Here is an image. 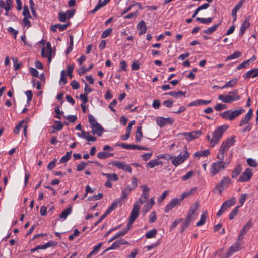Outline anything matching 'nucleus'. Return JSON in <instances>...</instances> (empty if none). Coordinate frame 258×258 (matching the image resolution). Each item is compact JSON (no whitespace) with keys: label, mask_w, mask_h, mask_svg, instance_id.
I'll return each instance as SVG.
<instances>
[{"label":"nucleus","mask_w":258,"mask_h":258,"mask_svg":"<svg viewBox=\"0 0 258 258\" xmlns=\"http://www.w3.org/2000/svg\"><path fill=\"white\" fill-rule=\"evenodd\" d=\"M235 142V137H230L223 141L218 149L216 158L218 160L224 161L225 157L227 155L229 148L233 146Z\"/></svg>","instance_id":"nucleus-1"},{"label":"nucleus","mask_w":258,"mask_h":258,"mask_svg":"<svg viewBox=\"0 0 258 258\" xmlns=\"http://www.w3.org/2000/svg\"><path fill=\"white\" fill-rule=\"evenodd\" d=\"M228 128L227 125H221L218 127L212 133V137L209 135H207V138L209 141L212 147L217 144L221 139L223 133Z\"/></svg>","instance_id":"nucleus-2"},{"label":"nucleus","mask_w":258,"mask_h":258,"mask_svg":"<svg viewBox=\"0 0 258 258\" xmlns=\"http://www.w3.org/2000/svg\"><path fill=\"white\" fill-rule=\"evenodd\" d=\"M230 162V160H226L225 161H222L218 160L213 163L210 169V174L211 176L213 177L221 171L225 170L228 167Z\"/></svg>","instance_id":"nucleus-3"},{"label":"nucleus","mask_w":258,"mask_h":258,"mask_svg":"<svg viewBox=\"0 0 258 258\" xmlns=\"http://www.w3.org/2000/svg\"><path fill=\"white\" fill-rule=\"evenodd\" d=\"M219 100L225 103H232L240 99L241 97L238 95V90L230 91L227 94H221L218 97Z\"/></svg>","instance_id":"nucleus-4"},{"label":"nucleus","mask_w":258,"mask_h":258,"mask_svg":"<svg viewBox=\"0 0 258 258\" xmlns=\"http://www.w3.org/2000/svg\"><path fill=\"white\" fill-rule=\"evenodd\" d=\"M232 183L231 179L228 176L224 177L213 189V192L221 195L222 191L227 189L229 185Z\"/></svg>","instance_id":"nucleus-5"},{"label":"nucleus","mask_w":258,"mask_h":258,"mask_svg":"<svg viewBox=\"0 0 258 258\" xmlns=\"http://www.w3.org/2000/svg\"><path fill=\"white\" fill-rule=\"evenodd\" d=\"M199 207V203L198 202H196L192 206H191L189 212L187 217L185 219L186 220V225L190 224V222L194 220L197 215L196 211Z\"/></svg>","instance_id":"nucleus-6"},{"label":"nucleus","mask_w":258,"mask_h":258,"mask_svg":"<svg viewBox=\"0 0 258 258\" xmlns=\"http://www.w3.org/2000/svg\"><path fill=\"white\" fill-rule=\"evenodd\" d=\"M184 149H185L186 150L183 153H181L176 157H172L173 160L172 163L175 166H177L182 163L189 157V154L187 151L186 146L184 147Z\"/></svg>","instance_id":"nucleus-7"},{"label":"nucleus","mask_w":258,"mask_h":258,"mask_svg":"<svg viewBox=\"0 0 258 258\" xmlns=\"http://www.w3.org/2000/svg\"><path fill=\"white\" fill-rule=\"evenodd\" d=\"M55 53L53 52L51 44L47 42L46 47L42 48L41 51V55L43 57L48 58V62L50 63L52 59V57L54 55Z\"/></svg>","instance_id":"nucleus-8"},{"label":"nucleus","mask_w":258,"mask_h":258,"mask_svg":"<svg viewBox=\"0 0 258 258\" xmlns=\"http://www.w3.org/2000/svg\"><path fill=\"white\" fill-rule=\"evenodd\" d=\"M242 241V240H239L238 237L237 242L229 247L225 258H228L231 256L233 253L239 251L241 248Z\"/></svg>","instance_id":"nucleus-9"},{"label":"nucleus","mask_w":258,"mask_h":258,"mask_svg":"<svg viewBox=\"0 0 258 258\" xmlns=\"http://www.w3.org/2000/svg\"><path fill=\"white\" fill-rule=\"evenodd\" d=\"M174 121V120L172 118H164L162 117H158L156 120L157 124L161 127H164L167 124H172Z\"/></svg>","instance_id":"nucleus-10"},{"label":"nucleus","mask_w":258,"mask_h":258,"mask_svg":"<svg viewBox=\"0 0 258 258\" xmlns=\"http://www.w3.org/2000/svg\"><path fill=\"white\" fill-rule=\"evenodd\" d=\"M111 165L125 171H127L130 173H132V168L128 164H127L124 162L114 161L111 163Z\"/></svg>","instance_id":"nucleus-11"},{"label":"nucleus","mask_w":258,"mask_h":258,"mask_svg":"<svg viewBox=\"0 0 258 258\" xmlns=\"http://www.w3.org/2000/svg\"><path fill=\"white\" fill-rule=\"evenodd\" d=\"M252 173L250 169H246L240 176L238 181L243 182L249 181L252 177Z\"/></svg>","instance_id":"nucleus-12"},{"label":"nucleus","mask_w":258,"mask_h":258,"mask_svg":"<svg viewBox=\"0 0 258 258\" xmlns=\"http://www.w3.org/2000/svg\"><path fill=\"white\" fill-rule=\"evenodd\" d=\"M182 135L184 136L185 139L188 141H192L201 136V131L198 130L189 133L184 132L182 133Z\"/></svg>","instance_id":"nucleus-13"},{"label":"nucleus","mask_w":258,"mask_h":258,"mask_svg":"<svg viewBox=\"0 0 258 258\" xmlns=\"http://www.w3.org/2000/svg\"><path fill=\"white\" fill-rule=\"evenodd\" d=\"M140 210V206L137 201L133 206V208L132 210L129 219L135 221L137 218L138 217Z\"/></svg>","instance_id":"nucleus-14"},{"label":"nucleus","mask_w":258,"mask_h":258,"mask_svg":"<svg viewBox=\"0 0 258 258\" xmlns=\"http://www.w3.org/2000/svg\"><path fill=\"white\" fill-rule=\"evenodd\" d=\"M253 223L251 222V220L250 219L243 227L241 232L239 235V240H243V236L246 234L247 231L252 227Z\"/></svg>","instance_id":"nucleus-15"},{"label":"nucleus","mask_w":258,"mask_h":258,"mask_svg":"<svg viewBox=\"0 0 258 258\" xmlns=\"http://www.w3.org/2000/svg\"><path fill=\"white\" fill-rule=\"evenodd\" d=\"M141 187L143 188V193L139 198V201L141 204H143L149 198V192L150 189L145 185L141 186Z\"/></svg>","instance_id":"nucleus-16"},{"label":"nucleus","mask_w":258,"mask_h":258,"mask_svg":"<svg viewBox=\"0 0 258 258\" xmlns=\"http://www.w3.org/2000/svg\"><path fill=\"white\" fill-rule=\"evenodd\" d=\"M77 135L81 138H85L88 141L95 142L97 140L95 137L91 136L89 132H85L83 130H82L81 133H77Z\"/></svg>","instance_id":"nucleus-17"},{"label":"nucleus","mask_w":258,"mask_h":258,"mask_svg":"<svg viewBox=\"0 0 258 258\" xmlns=\"http://www.w3.org/2000/svg\"><path fill=\"white\" fill-rule=\"evenodd\" d=\"M180 201L178 198L173 199L170 202L166 205L165 208V212L168 213L170 210L174 208L176 205L180 204Z\"/></svg>","instance_id":"nucleus-18"},{"label":"nucleus","mask_w":258,"mask_h":258,"mask_svg":"<svg viewBox=\"0 0 258 258\" xmlns=\"http://www.w3.org/2000/svg\"><path fill=\"white\" fill-rule=\"evenodd\" d=\"M91 128L92 130V134H96L99 136H101L104 132L103 128L98 123H97L96 125L91 126Z\"/></svg>","instance_id":"nucleus-19"},{"label":"nucleus","mask_w":258,"mask_h":258,"mask_svg":"<svg viewBox=\"0 0 258 258\" xmlns=\"http://www.w3.org/2000/svg\"><path fill=\"white\" fill-rule=\"evenodd\" d=\"M252 116V110L251 109H249L248 112L245 115L244 118L242 119L240 122L239 126H242L244 125L247 124L250 120Z\"/></svg>","instance_id":"nucleus-20"},{"label":"nucleus","mask_w":258,"mask_h":258,"mask_svg":"<svg viewBox=\"0 0 258 258\" xmlns=\"http://www.w3.org/2000/svg\"><path fill=\"white\" fill-rule=\"evenodd\" d=\"M245 0H240L239 3L234 7L232 11V16L233 17V21H235L237 19V12L241 8Z\"/></svg>","instance_id":"nucleus-21"},{"label":"nucleus","mask_w":258,"mask_h":258,"mask_svg":"<svg viewBox=\"0 0 258 258\" xmlns=\"http://www.w3.org/2000/svg\"><path fill=\"white\" fill-rule=\"evenodd\" d=\"M137 28L140 30L139 35L145 34L147 29L146 23L143 20L141 21L137 25Z\"/></svg>","instance_id":"nucleus-22"},{"label":"nucleus","mask_w":258,"mask_h":258,"mask_svg":"<svg viewBox=\"0 0 258 258\" xmlns=\"http://www.w3.org/2000/svg\"><path fill=\"white\" fill-rule=\"evenodd\" d=\"M163 162L162 161L159 160L158 159H153L150 160L149 162L146 164V167L147 168H153L154 167L162 165Z\"/></svg>","instance_id":"nucleus-23"},{"label":"nucleus","mask_w":258,"mask_h":258,"mask_svg":"<svg viewBox=\"0 0 258 258\" xmlns=\"http://www.w3.org/2000/svg\"><path fill=\"white\" fill-rule=\"evenodd\" d=\"M133 190L130 186H127L126 187L122 189L121 191L120 200L126 199L128 197V195L132 192Z\"/></svg>","instance_id":"nucleus-24"},{"label":"nucleus","mask_w":258,"mask_h":258,"mask_svg":"<svg viewBox=\"0 0 258 258\" xmlns=\"http://www.w3.org/2000/svg\"><path fill=\"white\" fill-rule=\"evenodd\" d=\"M258 76V68L252 69L248 72H247L243 75V77L244 78H248L250 77H255Z\"/></svg>","instance_id":"nucleus-25"},{"label":"nucleus","mask_w":258,"mask_h":258,"mask_svg":"<svg viewBox=\"0 0 258 258\" xmlns=\"http://www.w3.org/2000/svg\"><path fill=\"white\" fill-rule=\"evenodd\" d=\"M3 2L2 6H0V8H4L6 11H9L13 7V2L12 0H6L5 2L3 0H0Z\"/></svg>","instance_id":"nucleus-26"},{"label":"nucleus","mask_w":258,"mask_h":258,"mask_svg":"<svg viewBox=\"0 0 258 258\" xmlns=\"http://www.w3.org/2000/svg\"><path fill=\"white\" fill-rule=\"evenodd\" d=\"M110 0H103L102 2L101 0H99L98 4L95 6V8L91 11V13H94L101 7L105 6Z\"/></svg>","instance_id":"nucleus-27"},{"label":"nucleus","mask_w":258,"mask_h":258,"mask_svg":"<svg viewBox=\"0 0 258 258\" xmlns=\"http://www.w3.org/2000/svg\"><path fill=\"white\" fill-rule=\"evenodd\" d=\"M249 26L250 23L247 19H245L240 27L239 36H241L242 35H243L246 29H247Z\"/></svg>","instance_id":"nucleus-28"},{"label":"nucleus","mask_w":258,"mask_h":258,"mask_svg":"<svg viewBox=\"0 0 258 258\" xmlns=\"http://www.w3.org/2000/svg\"><path fill=\"white\" fill-rule=\"evenodd\" d=\"M235 198L233 197L231 199L225 201L221 206L226 210L228 208L233 205L235 203Z\"/></svg>","instance_id":"nucleus-29"},{"label":"nucleus","mask_w":258,"mask_h":258,"mask_svg":"<svg viewBox=\"0 0 258 258\" xmlns=\"http://www.w3.org/2000/svg\"><path fill=\"white\" fill-rule=\"evenodd\" d=\"M210 154L209 150H205L203 151H199L195 152L194 156L195 157L200 158L201 157H207Z\"/></svg>","instance_id":"nucleus-30"},{"label":"nucleus","mask_w":258,"mask_h":258,"mask_svg":"<svg viewBox=\"0 0 258 258\" xmlns=\"http://www.w3.org/2000/svg\"><path fill=\"white\" fill-rule=\"evenodd\" d=\"M102 245V243H98L97 245H96L94 249H93V250H92L87 256L86 258H91V256L93 255H95V254H96L99 249H100L101 246Z\"/></svg>","instance_id":"nucleus-31"},{"label":"nucleus","mask_w":258,"mask_h":258,"mask_svg":"<svg viewBox=\"0 0 258 258\" xmlns=\"http://www.w3.org/2000/svg\"><path fill=\"white\" fill-rule=\"evenodd\" d=\"M220 116L225 119L233 120L231 110H229L220 113Z\"/></svg>","instance_id":"nucleus-32"},{"label":"nucleus","mask_w":258,"mask_h":258,"mask_svg":"<svg viewBox=\"0 0 258 258\" xmlns=\"http://www.w3.org/2000/svg\"><path fill=\"white\" fill-rule=\"evenodd\" d=\"M186 93V92H182L181 91H177V92L171 91V92L166 93V94L170 95L176 98H178L179 97H180L181 96H183L185 97Z\"/></svg>","instance_id":"nucleus-33"},{"label":"nucleus","mask_w":258,"mask_h":258,"mask_svg":"<svg viewBox=\"0 0 258 258\" xmlns=\"http://www.w3.org/2000/svg\"><path fill=\"white\" fill-rule=\"evenodd\" d=\"M120 200L117 199L115 200L111 205L110 207L107 210L106 212L109 214L110 212H111L113 210H114L118 206V204L120 203Z\"/></svg>","instance_id":"nucleus-34"},{"label":"nucleus","mask_w":258,"mask_h":258,"mask_svg":"<svg viewBox=\"0 0 258 258\" xmlns=\"http://www.w3.org/2000/svg\"><path fill=\"white\" fill-rule=\"evenodd\" d=\"M242 170L241 166L240 164L237 165L235 167L234 170L232 172L231 177L232 178H235L240 174Z\"/></svg>","instance_id":"nucleus-35"},{"label":"nucleus","mask_w":258,"mask_h":258,"mask_svg":"<svg viewBox=\"0 0 258 258\" xmlns=\"http://www.w3.org/2000/svg\"><path fill=\"white\" fill-rule=\"evenodd\" d=\"M244 112L245 110L242 108H240L239 109L234 111L231 110L232 117L233 120L235 119L237 117L240 116Z\"/></svg>","instance_id":"nucleus-36"},{"label":"nucleus","mask_w":258,"mask_h":258,"mask_svg":"<svg viewBox=\"0 0 258 258\" xmlns=\"http://www.w3.org/2000/svg\"><path fill=\"white\" fill-rule=\"evenodd\" d=\"M237 82V79L234 78V79L229 81L222 87H220L219 88L221 89H224V88H226L227 87H233L236 84Z\"/></svg>","instance_id":"nucleus-37"},{"label":"nucleus","mask_w":258,"mask_h":258,"mask_svg":"<svg viewBox=\"0 0 258 258\" xmlns=\"http://www.w3.org/2000/svg\"><path fill=\"white\" fill-rule=\"evenodd\" d=\"M114 155L113 153L100 152L97 154V157L101 159H105Z\"/></svg>","instance_id":"nucleus-38"},{"label":"nucleus","mask_w":258,"mask_h":258,"mask_svg":"<svg viewBox=\"0 0 258 258\" xmlns=\"http://www.w3.org/2000/svg\"><path fill=\"white\" fill-rule=\"evenodd\" d=\"M220 23L217 24H215L214 25L212 26V27L204 30L203 31V32L206 34H211L217 30V28L220 25Z\"/></svg>","instance_id":"nucleus-39"},{"label":"nucleus","mask_w":258,"mask_h":258,"mask_svg":"<svg viewBox=\"0 0 258 258\" xmlns=\"http://www.w3.org/2000/svg\"><path fill=\"white\" fill-rule=\"evenodd\" d=\"M72 212L71 207H69L62 211L60 215V218L65 219Z\"/></svg>","instance_id":"nucleus-40"},{"label":"nucleus","mask_w":258,"mask_h":258,"mask_svg":"<svg viewBox=\"0 0 258 258\" xmlns=\"http://www.w3.org/2000/svg\"><path fill=\"white\" fill-rule=\"evenodd\" d=\"M143 137L142 132V127L139 126L137 127L136 132V140L137 142H140L141 140V138Z\"/></svg>","instance_id":"nucleus-41"},{"label":"nucleus","mask_w":258,"mask_h":258,"mask_svg":"<svg viewBox=\"0 0 258 258\" xmlns=\"http://www.w3.org/2000/svg\"><path fill=\"white\" fill-rule=\"evenodd\" d=\"M196 191V188H193L188 191L185 192L180 195L179 200L181 202L184 198L189 197Z\"/></svg>","instance_id":"nucleus-42"},{"label":"nucleus","mask_w":258,"mask_h":258,"mask_svg":"<svg viewBox=\"0 0 258 258\" xmlns=\"http://www.w3.org/2000/svg\"><path fill=\"white\" fill-rule=\"evenodd\" d=\"M207 218V212L203 213L201 216L200 220L196 223L197 226L203 225L206 222Z\"/></svg>","instance_id":"nucleus-43"},{"label":"nucleus","mask_w":258,"mask_h":258,"mask_svg":"<svg viewBox=\"0 0 258 258\" xmlns=\"http://www.w3.org/2000/svg\"><path fill=\"white\" fill-rule=\"evenodd\" d=\"M67 82V76L66 75V71L63 70L61 72V77L59 80V84L60 85H64Z\"/></svg>","instance_id":"nucleus-44"},{"label":"nucleus","mask_w":258,"mask_h":258,"mask_svg":"<svg viewBox=\"0 0 258 258\" xmlns=\"http://www.w3.org/2000/svg\"><path fill=\"white\" fill-rule=\"evenodd\" d=\"M54 245H55L54 242L49 241L44 245L37 246V248H38V249H45L49 247L53 246Z\"/></svg>","instance_id":"nucleus-45"},{"label":"nucleus","mask_w":258,"mask_h":258,"mask_svg":"<svg viewBox=\"0 0 258 258\" xmlns=\"http://www.w3.org/2000/svg\"><path fill=\"white\" fill-rule=\"evenodd\" d=\"M212 18H200V17H197L196 20L202 23L203 24H209L211 23L212 21Z\"/></svg>","instance_id":"nucleus-46"},{"label":"nucleus","mask_w":258,"mask_h":258,"mask_svg":"<svg viewBox=\"0 0 258 258\" xmlns=\"http://www.w3.org/2000/svg\"><path fill=\"white\" fill-rule=\"evenodd\" d=\"M157 230L155 229H153L148 231L146 234L147 238H152L154 237L157 234Z\"/></svg>","instance_id":"nucleus-47"},{"label":"nucleus","mask_w":258,"mask_h":258,"mask_svg":"<svg viewBox=\"0 0 258 258\" xmlns=\"http://www.w3.org/2000/svg\"><path fill=\"white\" fill-rule=\"evenodd\" d=\"M118 146L121 147L126 149H136V145L126 144L124 143H120L118 144Z\"/></svg>","instance_id":"nucleus-48"},{"label":"nucleus","mask_w":258,"mask_h":258,"mask_svg":"<svg viewBox=\"0 0 258 258\" xmlns=\"http://www.w3.org/2000/svg\"><path fill=\"white\" fill-rule=\"evenodd\" d=\"M227 108V107L226 105L221 103H218L214 107V109L218 111H220L222 110L225 109Z\"/></svg>","instance_id":"nucleus-49"},{"label":"nucleus","mask_w":258,"mask_h":258,"mask_svg":"<svg viewBox=\"0 0 258 258\" xmlns=\"http://www.w3.org/2000/svg\"><path fill=\"white\" fill-rule=\"evenodd\" d=\"M71 154L72 151L67 152L66 154L61 158L60 162L61 163L67 162L71 158Z\"/></svg>","instance_id":"nucleus-50"},{"label":"nucleus","mask_w":258,"mask_h":258,"mask_svg":"<svg viewBox=\"0 0 258 258\" xmlns=\"http://www.w3.org/2000/svg\"><path fill=\"white\" fill-rule=\"evenodd\" d=\"M112 32V28H108L104 30L102 35H101V38H105L107 37H108Z\"/></svg>","instance_id":"nucleus-51"},{"label":"nucleus","mask_w":258,"mask_h":258,"mask_svg":"<svg viewBox=\"0 0 258 258\" xmlns=\"http://www.w3.org/2000/svg\"><path fill=\"white\" fill-rule=\"evenodd\" d=\"M74 68V64L67 66V74L70 78H72L73 77L72 73H73Z\"/></svg>","instance_id":"nucleus-52"},{"label":"nucleus","mask_w":258,"mask_h":258,"mask_svg":"<svg viewBox=\"0 0 258 258\" xmlns=\"http://www.w3.org/2000/svg\"><path fill=\"white\" fill-rule=\"evenodd\" d=\"M241 55V52H235L232 54L230 55L228 57H227V59L230 60V59H236L238 57H239Z\"/></svg>","instance_id":"nucleus-53"},{"label":"nucleus","mask_w":258,"mask_h":258,"mask_svg":"<svg viewBox=\"0 0 258 258\" xmlns=\"http://www.w3.org/2000/svg\"><path fill=\"white\" fill-rule=\"evenodd\" d=\"M238 208H239L238 206L235 207L231 212V213L229 214V219H230V220L233 219L235 217V216L237 215V214L238 213Z\"/></svg>","instance_id":"nucleus-54"},{"label":"nucleus","mask_w":258,"mask_h":258,"mask_svg":"<svg viewBox=\"0 0 258 258\" xmlns=\"http://www.w3.org/2000/svg\"><path fill=\"white\" fill-rule=\"evenodd\" d=\"M194 175V172L192 171H190L188 172H187L186 175L183 176L182 177V179L184 181H186L188 180L189 178H190L193 175Z\"/></svg>","instance_id":"nucleus-55"},{"label":"nucleus","mask_w":258,"mask_h":258,"mask_svg":"<svg viewBox=\"0 0 258 258\" xmlns=\"http://www.w3.org/2000/svg\"><path fill=\"white\" fill-rule=\"evenodd\" d=\"M23 15H24V17H31L30 14L29 8L27 6H24Z\"/></svg>","instance_id":"nucleus-56"},{"label":"nucleus","mask_w":258,"mask_h":258,"mask_svg":"<svg viewBox=\"0 0 258 258\" xmlns=\"http://www.w3.org/2000/svg\"><path fill=\"white\" fill-rule=\"evenodd\" d=\"M88 120H89V122L91 125V126H92L94 125H96L97 123H98V122L96 121L94 117L91 114L89 115Z\"/></svg>","instance_id":"nucleus-57"},{"label":"nucleus","mask_w":258,"mask_h":258,"mask_svg":"<svg viewBox=\"0 0 258 258\" xmlns=\"http://www.w3.org/2000/svg\"><path fill=\"white\" fill-rule=\"evenodd\" d=\"M87 165V163L82 162L77 166V170L78 171H82Z\"/></svg>","instance_id":"nucleus-58"},{"label":"nucleus","mask_w":258,"mask_h":258,"mask_svg":"<svg viewBox=\"0 0 258 258\" xmlns=\"http://www.w3.org/2000/svg\"><path fill=\"white\" fill-rule=\"evenodd\" d=\"M58 19L60 22H64L66 21L67 19V15L66 13L61 11L58 15Z\"/></svg>","instance_id":"nucleus-59"},{"label":"nucleus","mask_w":258,"mask_h":258,"mask_svg":"<svg viewBox=\"0 0 258 258\" xmlns=\"http://www.w3.org/2000/svg\"><path fill=\"white\" fill-rule=\"evenodd\" d=\"M250 60H247L243 61L242 63L237 66V69L240 70L242 68H246L249 65Z\"/></svg>","instance_id":"nucleus-60"},{"label":"nucleus","mask_w":258,"mask_h":258,"mask_svg":"<svg viewBox=\"0 0 258 258\" xmlns=\"http://www.w3.org/2000/svg\"><path fill=\"white\" fill-rule=\"evenodd\" d=\"M12 60L14 63V67L15 70H17L20 69L21 64L18 63V60L17 58L13 57L12 58Z\"/></svg>","instance_id":"nucleus-61"},{"label":"nucleus","mask_w":258,"mask_h":258,"mask_svg":"<svg viewBox=\"0 0 258 258\" xmlns=\"http://www.w3.org/2000/svg\"><path fill=\"white\" fill-rule=\"evenodd\" d=\"M119 243L118 242V240L114 242L111 246L109 247L106 251H108L111 249H115L117 248H118L120 246Z\"/></svg>","instance_id":"nucleus-62"},{"label":"nucleus","mask_w":258,"mask_h":258,"mask_svg":"<svg viewBox=\"0 0 258 258\" xmlns=\"http://www.w3.org/2000/svg\"><path fill=\"white\" fill-rule=\"evenodd\" d=\"M138 179L136 177H133L132 178V184H131L132 186L131 187V189L132 190L136 189L138 186Z\"/></svg>","instance_id":"nucleus-63"},{"label":"nucleus","mask_w":258,"mask_h":258,"mask_svg":"<svg viewBox=\"0 0 258 258\" xmlns=\"http://www.w3.org/2000/svg\"><path fill=\"white\" fill-rule=\"evenodd\" d=\"M152 153H147L141 155V157L143 160L146 161L148 160L152 156Z\"/></svg>","instance_id":"nucleus-64"}]
</instances>
